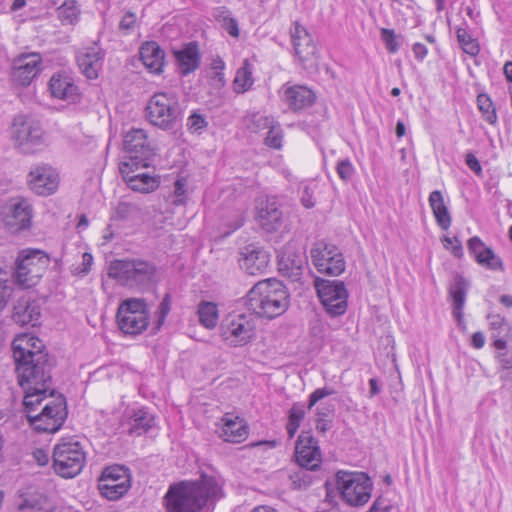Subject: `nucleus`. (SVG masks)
Returning a JSON list of instances; mask_svg holds the SVG:
<instances>
[{
	"mask_svg": "<svg viewBox=\"0 0 512 512\" xmlns=\"http://www.w3.org/2000/svg\"><path fill=\"white\" fill-rule=\"evenodd\" d=\"M443 245L446 249H449L451 247V253L456 258H461L463 256V248L460 240L457 237H444L443 238Z\"/></svg>",
	"mask_w": 512,
	"mask_h": 512,
	"instance_id": "obj_55",
	"label": "nucleus"
},
{
	"mask_svg": "<svg viewBox=\"0 0 512 512\" xmlns=\"http://www.w3.org/2000/svg\"><path fill=\"white\" fill-rule=\"evenodd\" d=\"M304 417H305L304 406L299 403L293 404V406L289 410L288 420L300 424L301 421L304 419Z\"/></svg>",
	"mask_w": 512,
	"mask_h": 512,
	"instance_id": "obj_60",
	"label": "nucleus"
},
{
	"mask_svg": "<svg viewBox=\"0 0 512 512\" xmlns=\"http://www.w3.org/2000/svg\"><path fill=\"white\" fill-rule=\"evenodd\" d=\"M305 264L306 257L291 250L284 251L278 260L279 271L292 281L300 280Z\"/></svg>",
	"mask_w": 512,
	"mask_h": 512,
	"instance_id": "obj_35",
	"label": "nucleus"
},
{
	"mask_svg": "<svg viewBox=\"0 0 512 512\" xmlns=\"http://www.w3.org/2000/svg\"><path fill=\"white\" fill-rule=\"evenodd\" d=\"M502 368H512V351L502 350L497 354Z\"/></svg>",
	"mask_w": 512,
	"mask_h": 512,
	"instance_id": "obj_63",
	"label": "nucleus"
},
{
	"mask_svg": "<svg viewBox=\"0 0 512 512\" xmlns=\"http://www.w3.org/2000/svg\"><path fill=\"white\" fill-rule=\"evenodd\" d=\"M18 383L21 387L51 386L52 369L55 366L54 357L49 354H39L36 358L15 363Z\"/></svg>",
	"mask_w": 512,
	"mask_h": 512,
	"instance_id": "obj_8",
	"label": "nucleus"
},
{
	"mask_svg": "<svg viewBox=\"0 0 512 512\" xmlns=\"http://www.w3.org/2000/svg\"><path fill=\"white\" fill-rule=\"evenodd\" d=\"M30 188L40 196L54 193L58 187V175L49 166H39L29 173Z\"/></svg>",
	"mask_w": 512,
	"mask_h": 512,
	"instance_id": "obj_26",
	"label": "nucleus"
},
{
	"mask_svg": "<svg viewBox=\"0 0 512 512\" xmlns=\"http://www.w3.org/2000/svg\"><path fill=\"white\" fill-rule=\"evenodd\" d=\"M130 487L131 475L129 469L122 465L105 468L98 479L100 494L111 501L123 497Z\"/></svg>",
	"mask_w": 512,
	"mask_h": 512,
	"instance_id": "obj_13",
	"label": "nucleus"
},
{
	"mask_svg": "<svg viewBox=\"0 0 512 512\" xmlns=\"http://www.w3.org/2000/svg\"><path fill=\"white\" fill-rule=\"evenodd\" d=\"M301 203L305 208H313L315 206V201L313 197V192L310 190L308 186H305L301 195Z\"/></svg>",
	"mask_w": 512,
	"mask_h": 512,
	"instance_id": "obj_61",
	"label": "nucleus"
},
{
	"mask_svg": "<svg viewBox=\"0 0 512 512\" xmlns=\"http://www.w3.org/2000/svg\"><path fill=\"white\" fill-rule=\"evenodd\" d=\"M281 99L287 107L294 111L299 112L311 107L315 100V93L304 85H283L281 90Z\"/></svg>",
	"mask_w": 512,
	"mask_h": 512,
	"instance_id": "obj_21",
	"label": "nucleus"
},
{
	"mask_svg": "<svg viewBox=\"0 0 512 512\" xmlns=\"http://www.w3.org/2000/svg\"><path fill=\"white\" fill-rule=\"evenodd\" d=\"M32 218V208L30 204L20 199L11 204L9 212L5 216V223L14 231H21L30 226Z\"/></svg>",
	"mask_w": 512,
	"mask_h": 512,
	"instance_id": "obj_33",
	"label": "nucleus"
},
{
	"mask_svg": "<svg viewBox=\"0 0 512 512\" xmlns=\"http://www.w3.org/2000/svg\"><path fill=\"white\" fill-rule=\"evenodd\" d=\"M269 254L261 247L250 244L240 251L239 265L249 275L263 273L269 264Z\"/></svg>",
	"mask_w": 512,
	"mask_h": 512,
	"instance_id": "obj_25",
	"label": "nucleus"
},
{
	"mask_svg": "<svg viewBox=\"0 0 512 512\" xmlns=\"http://www.w3.org/2000/svg\"><path fill=\"white\" fill-rule=\"evenodd\" d=\"M222 497V489L213 476L202 474L195 481H180L169 486L163 503L166 512H201Z\"/></svg>",
	"mask_w": 512,
	"mask_h": 512,
	"instance_id": "obj_2",
	"label": "nucleus"
},
{
	"mask_svg": "<svg viewBox=\"0 0 512 512\" xmlns=\"http://www.w3.org/2000/svg\"><path fill=\"white\" fill-rule=\"evenodd\" d=\"M92 263H93V256H92V254H90L88 252H85L82 255L81 267H77L75 269V274L81 275V276L87 275L90 272V270H91Z\"/></svg>",
	"mask_w": 512,
	"mask_h": 512,
	"instance_id": "obj_59",
	"label": "nucleus"
},
{
	"mask_svg": "<svg viewBox=\"0 0 512 512\" xmlns=\"http://www.w3.org/2000/svg\"><path fill=\"white\" fill-rule=\"evenodd\" d=\"M49 263V256L42 250H21L15 262V271L11 273L12 278L20 287L31 288L40 281Z\"/></svg>",
	"mask_w": 512,
	"mask_h": 512,
	"instance_id": "obj_6",
	"label": "nucleus"
},
{
	"mask_svg": "<svg viewBox=\"0 0 512 512\" xmlns=\"http://www.w3.org/2000/svg\"><path fill=\"white\" fill-rule=\"evenodd\" d=\"M315 288L325 311L330 316L337 317L346 312L348 292L344 282L316 278Z\"/></svg>",
	"mask_w": 512,
	"mask_h": 512,
	"instance_id": "obj_12",
	"label": "nucleus"
},
{
	"mask_svg": "<svg viewBox=\"0 0 512 512\" xmlns=\"http://www.w3.org/2000/svg\"><path fill=\"white\" fill-rule=\"evenodd\" d=\"M108 275L122 286L140 290L149 289L158 281L157 267L152 262L140 258L112 261Z\"/></svg>",
	"mask_w": 512,
	"mask_h": 512,
	"instance_id": "obj_4",
	"label": "nucleus"
},
{
	"mask_svg": "<svg viewBox=\"0 0 512 512\" xmlns=\"http://www.w3.org/2000/svg\"><path fill=\"white\" fill-rule=\"evenodd\" d=\"M150 162H138L137 160H127L121 162L119 171L125 183L134 191L141 193H150L159 187V180L144 172H138L141 168H147Z\"/></svg>",
	"mask_w": 512,
	"mask_h": 512,
	"instance_id": "obj_15",
	"label": "nucleus"
},
{
	"mask_svg": "<svg viewBox=\"0 0 512 512\" xmlns=\"http://www.w3.org/2000/svg\"><path fill=\"white\" fill-rule=\"evenodd\" d=\"M86 456L79 442L58 443L53 450V468L63 478H73L83 469Z\"/></svg>",
	"mask_w": 512,
	"mask_h": 512,
	"instance_id": "obj_10",
	"label": "nucleus"
},
{
	"mask_svg": "<svg viewBox=\"0 0 512 512\" xmlns=\"http://www.w3.org/2000/svg\"><path fill=\"white\" fill-rule=\"evenodd\" d=\"M16 506L20 512H54L53 502L38 489L29 487L20 491Z\"/></svg>",
	"mask_w": 512,
	"mask_h": 512,
	"instance_id": "obj_23",
	"label": "nucleus"
},
{
	"mask_svg": "<svg viewBox=\"0 0 512 512\" xmlns=\"http://www.w3.org/2000/svg\"><path fill=\"white\" fill-rule=\"evenodd\" d=\"M338 176L345 182L349 181L354 175L355 169L349 159L338 161L336 166Z\"/></svg>",
	"mask_w": 512,
	"mask_h": 512,
	"instance_id": "obj_52",
	"label": "nucleus"
},
{
	"mask_svg": "<svg viewBox=\"0 0 512 512\" xmlns=\"http://www.w3.org/2000/svg\"><path fill=\"white\" fill-rule=\"evenodd\" d=\"M171 309L170 295L166 294L155 312V331L161 329Z\"/></svg>",
	"mask_w": 512,
	"mask_h": 512,
	"instance_id": "obj_48",
	"label": "nucleus"
},
{
	"mask_svg": "<svg viewBox=\"0 0 512 512\" xmlns=\"http://www.w3.org/2000/svg\"><path fill=\"white\" fill-rule=\"evenodd\" d=\"M42 58L38 53L22 55L15 60L12 70V80L21 86H28L40 72Z\"/></svg>",
	"mask_w": 512,
	"mask_h": 512,
	"instance_id": "obj_24",
	"label": "nucleus"
},
{
	"mask_svg": "<svg viewBox=\"0 0 512 512\" xmlns=\"http://www.w3.org/2000/svg\"><path fill=\"white\" fill-rule=\"evenodd\" d=\"M292 42L296 56L301 64L306 68L311 66L317 59L316 45L305 27L298 22L295 23L294 29L291 31Z\"/></svg>",
	"mask_w": 512,
	"mask_h": 512,
	"instance_id": "obj_19",
	"label": "nucleus"
},
{
	"mask_svg": "<svg viewBox=\"0 0 512 512\" xmlns=\"http://www.w3.org/2000/svg\"><path fill=\"white\" fill-rule=\"evenodd\" d=\"M80 9L77 1L66 0L58 9L57 17L63 25H73L79 20Z\"/></svg>",
	"mask_w": 512,
	"mask_h": 512,
	"instance_id": "obj_41",
	"label": "nucleus"
},
{
	"mask_svg": "<svg viewBox=\"0 0 512 512\" xmlns=\"http://www.w3.org/2000/svg\"><path fill=\"white\" fill-rule=\"evenodd\" d=\"M290 478L295 487L301 489L307 487L311 483V478L304 470H299L290 475Z\"/></svg>",
	"mask_w": 512,
	"mask_h": 512,
	"instance_id": "obj_57",
	"label": "nucleus"
},
{
	"mask_svg": "<svg viewBox=\"0 0 512 512\" xmlns=\"http://www.w3.org/2000/svg\"><path fill=\"white\" fill-rule=\"evenodd\" d=\"M221 421L223 424L219 436L224 441L240 443L247 438L248 426L240 417L227 413Z\"/></svg>",
	"mask_w": 512,
	"mask_h": 512,
	"instance_id": "obj_32",
	"label": "nucleus"
},
{
	"mask_svg": "<svg viewBox=\"0 0 512 512\" xmlns=\"http://www.w3.org/2000/svg\"><path fill=\"white\" fill-rule=\"evenodd\" d=\"M396 508L390 500L379 496L377 497L367 512H394Z\"/></svg>",
	"mask_w": 512,
	"mask_h": 512,
	"instance_id": "obj_53",
	"label": "nucleus"
},
{
	"mask_svg": "<svg viewBox=\"0 0 512 512\" xmlns=\"http://www.w3.org/2000/svg\"><path fill=\"white\" fill-rule=\"evenodd\" d=\"M254 83L253 68L248 59H245L243 65L237 70L233 88L238 94H243L248 91Z\"/></svg>",
	"mask_w": 512,
	"mask_h": 512,
	"instance_id": "obj_40",
	"label": "nucleus"
},
{
	"mask_svg": "<svg viewBox=\"0 0 512 512\" xmlns=\"http://www.w3.org/2000/svg\"><path fill=\"white\" fill-rule=\"evenodd\" d=\"M187 128L191 133H197L204 129L208 123L205 117L197 112H193L187 119Z\"/></svg>",
	"mask_w": 512,
	"mask_h": 512,
	"instance_id": "obj_51",
	"label": "nucleus"
},
{
	"mask_svg": "<svg viewBox=\"0 0 512 512\" xmlns=\"http://www.w3.org/2000/svg\"><path fill=\"white\" fill-rule=\"evenodd\" d=\"M21 388L25 393L23 405L30 425L37 432H57L67 417L64 396H55L51 386Z\"/></svg>",
	"mask_w": 512,
	"mask_h": 512,
	"instance_id": "obj_1",
	"label": "nucleus"
},
{
	"mask_svg": "<svg viewBox=\"0 0 512 512\" xmlns=\"http://www.w3.org/2000/svg\"><path fill=\"white\" fill-rule=\"evenodd\" d=\"M12 139L15 146L25 154L35 153L45 144L44 131L40 122L26 116H18L14 119Z\"/></svg>",
	"mask_w": 512,
	"mask_h": 512,
	"instance_id": "obj_11",
	"label": "nucleus"
},
{
	"mask_svg": "<svg viewBox=\"0 0 512 512\" xmlns=\"http://www.w3.org/2000/svg\"><path fill=\"white\" fill-rule=\"evenodd\" d=\"M120 330L129 335L141 334L149 325V310L144 299L129 298L121 302L117 310Z\"/></svg>",
	"mask_w": 512,
	"mask_h": 512,
	"instance_id": "obj_9",
	"label": "nucleus"
},
{
	"mask_svg": "<svg viewBox=\"0 0 512 512\" xmlns=\"http://www.w3.org/2000/svg\"><path fill=\"white\" fill-rule=\"evenodd\" d=\"M12 350L15 363L34 359L39 354H48L42 341L28 334L16 337L12 342Z\"/></svg>",
	"mask_w": 512,
	"mask_h": 512,
	"instance_id": "obj_27",
	"label": "nucleus"
},
{
	"mask_svg": "<svg viewBox=\"0 0 512 512\" xmlns=\"http://www.w3.org/2000/svg\"><path fill=\"white\" fill-rule=\"evenodd\" d=\"M140 58L144 66L154 74L163 72L165 52L155 41H148L140 47Z\"/></svg>",
	"mask_w": 512,
	"mask_h": 512,
	"instance_id": "obj_34",
	"label": "nucleus"
},
{
	"mask_svg": "<svg viewBox=\"0 0 512 512\" xmlns=\"http://www.w3.org/2000/svg\"><path fill=\"white\" fill-rule=\"evenodd\" d=\"M41 307L28 294L20 296L14 303L12 319L19 325L37 326L40 323Z\"/></svg>",
	"mask_w": 512,
	"mask_h": 512,
	"instance_id": "obj_22",
	"label": "nucleus"
},
{
	"mask_svg": "<svg viewBox=\"0 0 512 512\" xmlns=\"http://www.w3.org/2000/svg\"><path fill=\"white\" fill-rule=\"evenodd\" d=\"M136 26V15L126 12L119 23V30L124 34H130Z\"/></svg>",
	"mask_w": 512,
	"mask_h": 512,
	"instance_id": "obj_54",
	"label": "nucleus"
},
{
	"mask_svg": "<svg viewBox=\"0 0 512 512\" xmlns=\"http://www.w3.org/2000/svg\"><path fill=\"white\" fill-rule=\"evenodd\" d=\"M257 218L260 226L267 232L277 231L281 227L283 213L276 198L268 197L259 203Z\"/></svg>",
	"mask_w": 512,
	"mask_h": 512,
	"instance_id": "obj_29",
	"label": "nucleus"
},
{
	"mask_svg": "<svg viewBox=\"0 0 512 512\" xmlns=\"http://www.w3.org/2000/svg\"><path fill=\"white\" fill-rule=\"evenodd\" d=\"M123 145L129 154L128 160L150 162L156 155V148L148 141L144 129L132 128L129 130L124 136Z\"/></svg>",
	"mask_w": 512,
	"mask_h": 512,
	"instance_id": "obj_17",
	"label": "nucleus"
},
{
	"mask_svg": "<svg viewBox=\"0 0 512 512\" xmlns=\"http://www.w3.org/2000/svg\"><path fill=\"white\" fill-rule=\"evenodd\" d=\"M49 90L54 98L72 103L76 102L80 95L74 79L66 72L52 75L49 81Z\"/></svg>",
	"mask_w": 512,
	"mask_h": 512,
	"instance_id": "obj_28",
	"label": "nucleus"
},
{
	"mask_svg": "<svg viewBox=\"0 0 512 512\" xmlns=\"http://www.w3.org/2000/svg\"><path fill=\"white\" fill-rule=\"evenodd\" d=\"M214 17L230 36L235 38L239 36L238 22L231 16V13L228 9L225 7L217 8L215 10Z\"/></svg>",
	"mask_w": 512,
	"mask_h": 512,
	"instance_id": "obj_43",
	"label": "nucleus"
},
{
	"mask_svg": "<svg viewBox=\"0 0 512 512\" xmlns=\"http://www.w3.org/2000/svg\"><path fill=\"white\" fill-rule=\"evenodd\" d=\"M13 285L12 274L4 269H0V313L6 307L12 295Z\"/></svg>",
	"mask_w": 512,
	"mask_h": 512,
	"instance_id": "obj_45",
	"label": "nucleus"
},
{
	"mask_svg": "<svg viewBox=\"0 0 512 512\" xmlns=\"http://www.w3.org/2000/svg\"><path fill=\"white\" fill-rule=\"evenodd\" d=\"M223 338L234 346L248 343L255 335V324L245 314L228 316L221 324Z\"/></svg>",
	"mask_w": 512,
	"mask_h": 512,
	"instance_id": "obj_16",
	"label": "nucleus"
},
{
	"mask_svg": "<svg viewBox=\"0 0 512 512\" xmlns=\"http://www.w3.org/2000/svg\"><path fill=\"white\" fill-rule=\"evenodd\" d=\"M146 117L155 127L164 131L174 130L183 115L178 97L173 92H156L146 105Z\"/></svg>",
	"mask_w": 512,
	"mask_h": 512,
	"instance_id": "obj_5",
	"label": "nucleus"
},
{
	"mask_svg": "<svg viewBox=\"0 0 512 512\" xmlns=\"http://www.w3.org/2000/svg\"><path fill=\"white\" fill-rule=\"evenodd\" d=\"M154 425V417L144 408L135 410L130 416L129 433L140 436Z\"/></svg>",
	"mask_w": 512,
	"mask_h": 512,
	"instance_id": "obj_39",
	"label": "nucleus"
},
{
	"mask_svg": "<svg viewBox=\"0 0 512 512\" xmlns=\"http://www.w3.org/2000/svg\"><path fill=\"white\" fill-rule=\"evenodd\" d=\"M77 64L88 79H96L102 67L103 52L98 45L83 48L77 53Z\"/></svg>",
	"mask_w": 512,
	"mask_h": 512,
	"instance_id": "obj_30",
	"label": "nucleus"
},
{
	"mask_svg": "<svg viewBox=\"0 0 512 512\" xmlns=\"http://www.w3.org/2000/svg\"><path fill=\"white\" fill-rule=\"evenodd\" d=\"M477 106L480 112L482 113L483 118L489 124H496L497 122V113L496 109L493 105L492 100L487 94H479L477 96Z\"/></svg>",
	"mask_w": 512,
	"mask_h": 512,
	"instance_id": "obj_46",
	"label": "nucleus"
},
{
	"mask_svg": "<svg viewBox=\"0 0 512 512\" xmlns=\"http://www.w3.org/2000/svg\"><path fill=\"white\" fill-rule=\"evenodd\" d=\"M268 134L265 138V144L274 149L282 147V129L279 124H272L269 128Z\"/></svg>",
	"mask_w": 512,
	"mask_h": 512,
	"instance_id": "obj_49",
	"label": "nucleus"
},
{
	"mask_svg": "<svg viewBox=\"0 0 512 512\" xmlns=\"http://www.w3.org/2000/svg\"><path fill=\"white\" fill-rule=\"evenodd\" d=\"M488 320L494 347L497 350H505L507 347L506 337L511 330L509 323L499 314L488 315Z\"/></svg>",
	"mask_w": 512,
	"mask_h": 512,
	"instance_id": "obj_37",
	"label": "nucleus"
},
{
	"mask_svg": "<svg viewBox=\"0 0 512 512\" xmlns=\"http://www.w3.org/2000/svg\"><path fill=\"white\" fill-rule=\"evenodd\" d=\"M381 39L384 41L386 48L390 53H396L398 51L400 44L393 30L382 28Z\"/></svg>",
	"mask_w": 512,
	"mask_h": 512,
	"instance_id": "obj_50",
	"label": "nucleus"
},
{
	"mask_svg": "<svg viewBox=\"0 0 512 512\" xmlns=\"http://www.w3.org/2000/svg\"><path fill=\"white\" fill-rule=\"evenodd\" d=\"M335 391L333 389H330L328 387H323L316 389L310 396H309V403L308 408L311 409L318 401L321 399L330 396L334 394Z\"/></svg>",
	"mask_w": 512,
	"mask_h": 512,
	"instance_id": "obj_56",
	"label": "nucleus"
},
{
	"mask_svg": "<svg viewBox=\"0 0 512 512\" xmlns=\"http://www.w3.org/2000/svg\"><path fill=\"white\" fill-rule=\"evenodd\" d=\"M457 40L462 50L470 55L476 56L480 52V46L477 39L473 38L465 28L459 27L456 29Z\"/></svg>",
	"mask_w": 512,
	"mask_h": 512,
	"instance_id": "obj_44",
	"label": "nucleus"
},
{
	"mask_svg": "<svg viewBox=\"0 0 512 512\" xmlns=\"http://www.w3.org/2000/svg\"><path fill=\"white\" fill-rule=\"evenodd\" d=\"M178 70L182 76H187L197 70L201 63V53L197 42H189L181 49L174 50Z\"/></svg>",
	"mask_w": 512,
	"mask_h": 512,
	"instance_id": "obj_31",
	"label": "nucleus"
},
{
	"mask_svg": "<svg viewBox=\"0 0 512 512\" xmlns=\"http://www.w3.org/2000/svg\"><path fill=\"white\" fill-rule=\"evenodd\" d=\"M273 123L274 120L272 118L262 115L260 113H253L248 118L247 128L251 132L257 133L264 129H268Z\"/></svg>",
	"mask_w": 512,
	"mask_h": 512,
	"instance_id": "obj_47",
	"label": "nucleus"
},
{
	"mask_svg": "<svg viewBox=\"0 0 512 512\" xmlns=\"http://www.w3.org/2000/svg\"><path fill=\"white\" fill-rule=\"evenodd\" d=\"M471 344L476 349L482 348L485 344L484 334L480 331L473 333L471 337Z\"/></svg>",
	"mask_w": 512,
	"mask_h": 512,
	"instance_id": "obj_64",
	"label": "nucleus"
},
{
	"mask_svg": "<svg viewBox=\"0 0 512 512\" xmlns=\"http://www.w3.org/2000/svg\"><path fill=\"white\" fill-rule=\"evenodd\" d=\"M295 457L301 468L315 471L320 467L322 462L320 447L310 432H302L298 436Z\"/></svg>",
	"mask_w": 512,
	"mask_h": 512,
	"instance_id": "obj_18",
	"label": "nucleus"
},
{
	"mask_svg": "<svg viewBox=\"0 0 512 512\" xmlns=\"http://www.w3.org/2000/svg\"><path fill=\"white\" fill-rule=\"evenodd\" d=\"M312 263L318 272L338 276L345 270V260L339 248L325 241L316 242L310 251Z\"/></svg>",
	"mask_w": 512,
	"mask_h": 512,
	"instance_id": "obj_14",
	"label": "nucleus"
},
{
	"mask_svg": "<svg viewBox=\"0 0 512 512\" xmlns=\"http://www.w3.org/2000/svg\"><path fill=\"white\" fill-rule=\"evenodd\" d=\"M469 253L476 263L490 271H504L502 259L496 255L491 247H488L480 237L473 236L467 242Z\"/></svg>",
	"mask_w": 512,
	"mask_h": 512,
	"instance_id": "obj_20",
	"label": "nucleus"
},
{
	"mask_svg": "<svg viewBox=\"0 0 512 512\" xmlns=\"http://www.w3.org/2000/svg\"><path fill=\"white\" fill-rule=\"evenodd\" d=\"M469 282L460 274L453 277L449 287V294L453 301V314L460 321L462 319V310L466 300V293Z\"/></svg>",
	"mask_w": 512,
	"mask_h": 512,
	"instance_id": "obj_36",
	"label": "nucleus"
},
{
	"mask_svg": "<svg viewBox=\"0 0 512 512\" xmlns=\"http://www.w3.org/2000/svg\"><path fill=\"white\" fill-rule=\"evenodd\" d=\"M429 205L433 211L437 224L443 229L448 230L451 226L452 218L444 202L441 191H432L429 195Z\"/></svg>",
	"mask_w": 512,
	"mask_h": 512,
	"instance_id": "obj_38",
	"label": "nucleus"
},
{
	"mask_svg": "<svg viewBox=\"0 0 512 512\" xmlns=\"http://www.w3.org/2000/svg\"><path fill=\"white\" fill-rule=\"evenodd\" d=\"M245 305L255 315L273 319L288 309L289 293L279 280H262L249 290L245 297Z\"/></svg>",
	"mask_w": 512,
	"mask_h": 512,
	"instance_id": "obj_3",
	"label": "nucleus"
},
{
	"mask_svg": "<svg viewBox=\"0 0 512 512\" xmlns=\"http://www.w3.org/2000/svg\"><path fill=\"white\" fill-rule=\"evenodd\" d=\"M137 210V206L132 203L120 202L116 207V214L120 219H127L133 212Z\"/></svg>",
	"mask_w": 512,
	"mask_h": 512,
	"instance_id": "obj_58",
	"label": "nucleus"
},
{
	"mask_svg": "<svg viewBox=\"0 0 512 512\" xmlns=\"http://www.w3.org/2000/svg\"><path fill=\"white\" fill-rule=\"evenodd\" d=\"M198 316L200 323L212 329L218 322V309L216 304L212 302H201L198 306Z\"/></svg>",
	"mask_w": 512,
	"mask_h": 512,
	"instance_id": "obj_42",
	"label": "nucleus"
},
{
	"mask_svg": "<svg viewBox=\"0 0 512 512\" xmlns=\"http://www.w3.org/2000/svg\"><path fill=\"white\" fill-rule=\"evenodd\" d=\"M466 165L476 174H480L482 171V167L480 165L479 160L472 153H468L465 157Z\"/></svg>",
	"mask_w": 512,
	"mask_h": 512,
	"instance_id": "obj_62",
	"label": "nucleus"
},
{
	"mask_svg": "<svg viewBox=\"0 0 512 512\" xmlns=\"http://www.w3.org/2000/svg\"><path fill=\"white\" fill-rule=\"evenodd\" d=\"M335 482L341 499L350 506H363L371 497L373 484L363 472L338 471Z\"/></svg>",
	"mask_w": 512,
	"mask_h": 512,
	"instance_id": "obj_7",
	"label": "nucleus"
}]
</instances>
